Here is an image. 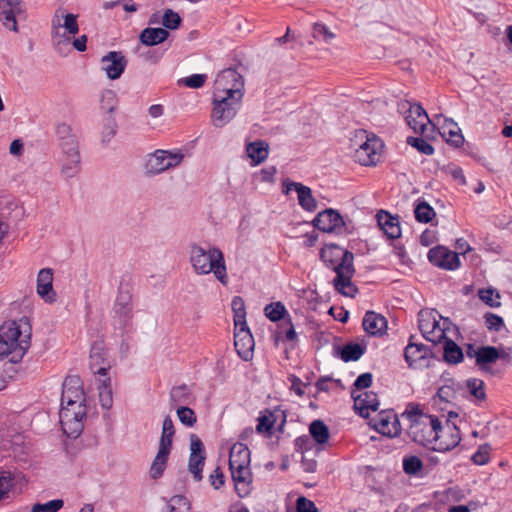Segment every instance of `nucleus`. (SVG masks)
<instances>
[{
  "mask_svg": "<svg viewBox=\"0 0 512 512\" xmlns=\"http://www.w3.org/2000/svg\"><path fill=\"white\" fill-rule=\"evenodd\" d=\"M31 327L26 317L4 322L0 326V359L9 357L11 363L20 362L31 342Z\"/></svg>",
  "mask_w": 512,
  "mask_h": 512,
  "instance_id": "1",
  "label": "nucleus"
},
{
  "mask_svg": "<svg viewBox=\"0 0 512 512\" xmlns=\"http://www.w3.org/2000/svg\"><path fill=\"white\" fill-rule=\"evenodd\" d=\"M402 417L409 421L408 437L414 443L430 449L437 429H440L439 417L423 413L419 405H408Z\"/></svg>",
  "mask_w": 512,
  "mask_h": 512,
  "instance_id": "2",
  "label": "nucleus"
},
{
  "mask_svg": "<svg viewBox=\"0 0 512 512\" xmlns=\"http://www.w3.org/2000/svg\"><path fill=\"white\" fill-rule=\"evenodd\" d=\"M190 262L194 272L198 275L213 273L222 284L228 283L227 268L223 252L212 246L208 250L198 244L190 246Z\"/></svg>",
  "mask_w": 512,
  "mask_h": 512,
  "instance_id": "3",
  "label": "nucleus"
},
{
  "mask_svg": "<svg viewBox=\"0 0 512 512\" xmlns=\"http://www.w3.org/2000/svg\"><path fill=\"white\" fill-rule=\"evenodd\" d=\"M244 93L236 95H213L211 122L214 127L222 128L229 124L237 115L243 99Z\"/></svg>",
  "mask_w": 512,
  "mask_h": 512,
  "instance_id": "4",
  "label": "nucleus"
},
{
  "mask_svg": "<svg viewBox=\"0 0 512 512\" xmlns=\"http://www.w3.org/2000/svg\"><path fill=\"white\" fill-rule=\"evenodd\" d=\"M174 435L175 429L173 421L170 416H166L162 424L158 452L150 467V475L153 479L160 478L166 469L168 457L172 449Z\"/></svg>",
  "mask_w": 512,
  "mask_h": 512,
  "instance_id": "5",
  "label": "nucleus"
},
{
  "mask_svg": "<svg viewBox=\"0 0 512 512\" xmlns=\"http://www.w3.org/2000/svg\"><path fill=\"white\" fill-rule=\"evenodd\" d=\"M86 415L85 404L61 405L59 418L63 432L70 438H77L83 431Z\"/></svg>",
  "mask_w": 512,
  "mask_h": 512,
  "instance_id": "6",
  "label": "nucleus"
},
{
  "mask_svg": "<svg viewBox=\"0 0 512 512\" xmlns=\"http://www.w3.org/2000/svg\"><path fill=\"white\" fill-rule=\"evenodd\" d=\"M356 138L363 141L355 149L354 159L363 166H374L380 160V150L382 148L381 140L375 136H369L366 131L361 130L356 134Z\"/></svg>",
  "mask_w": 512,
  "mask_h": 512,
  "instance_id": "7",
  "label": "nucleus"
},
{
  "mask_svg": "<svg viewBox=\"0 0 512 512\" xmlns=\"http://www.w3.org/2000/svg\"><path fill=\"white\" fill-rule=\"evenodd\" d=\"M462 437L460 429L449 420L445 425L440 420V429H437V435L434 436L430 450L446 453L457 448L461 443Z\"/></svg>",
  "mask_w": 512,
  "mask_h": 512,
  "instance_id": "8",
  "label": "nucleus"
},
{
  "mask_svg": "<svg viewBox=\"0 0 512 512\" xmlns=\"http://www.w3.org/2000/svg\"><path fill=\"white\" fill-rule=\"evenodd\" d=\"M239 314L236 318L234 346L238 355L245 361L249 360L253 355L254 339L244 320L242 309H238Z\"/></svg>",
  "mask_w": 512,
  "mask_h": 512,
  "instance_id": "9",
  "label": "nucleus"
},
{
  "mask_svg": "<svg viewBox=\"0 0 512 512\" xmlns=\"http://www.w3.org/2000/svg\"><path fill=\"white\" fill-rule=\"evenodd\" d=\"M244 79L240 73L234 68L222 70L216 77L214 82L213 95H236V93H244Z\"/></svg>",
  "mask_w": 512,
  "mask_h": 512,
  "instance_id": "10",
  "label": "nucleus"
},
{
  "mask_svg": "<svg viewBox=\"0 0 512 512\" xmlns=\"http://www.w3.org/2000/svg\"><path fill=\"white\" fill-rule=\"evenodd\" d=\"M320 258L334 272L353 264L354 261L352 252L336 244L325 245L320 251Z\"/></svg>",
  "mask_w": 512,
  "mask_h": 512,
  "instance_id": "11",
  "label": "nucleus"
},
{
  "mask_svg": "<svg viewBox=\"0 0 512 512\" xmlns=\"http://www.w3.org/2000/svg\"><path fill=\"white\" fill-rule=\"evenodd\" d=\"M61 29H64L63 33L70 37L79 32L78 15L66 12L63 7L54 11L51 19V36L62 35Z\"/></svg>",
  "mask_w": 512,
  "mask_h": 512,
  "instance_id": "12",
  "label": "nucleus"
},
{
  "mask_svg": "<svg viewBox=\"0 0 512 512\" xmlns=\"http://www.w3.org/2000/svg\"><path fill=\"white\" fill-rule=\"evenodd\" d=\"M183 154L157 150L147 159L145 168L150 174H159L181 163Z\"/></svg>",
  "mask_w": 512,
  "mask_h": 512,
  "instance_id": "13",
  "label": "nucleus"
},
{
  "mask_svg": "<svg viewBox=\"0 0 512 512\" xmlns=\"http://www.w3.org/2000/svg\"><path fill=\"white\" fill-rule=\"evenodd\" d=\"M314 227L322 232L342 234L345 230V221L341 214L332 208L319 212L312 221Z\"/></svg>",
  "mask_w": 512,
  "mask_h": 512,
  "instance_id": "14",
  "label": "nucleus"
},
{
  "mask_svg": "<svg viewBox=\"0 0 512 512\" xmlns=\"http://www.w3.org/2000/svg\"><path fill=\"white\" fill-rule=\"evenodd\" d=\"M413 339L414 336H411L404 350L405 361L412 369L429 367V359L432 357L431 349L422 343L414 342Z\"/></svg>",
  "mask_w": 512,
  "mask_h": 512,
  "instance_id": "15",
  "label": "nucleus"
},
{
  "mask_svg": "<svg viewBox=\"0 0 512 512\" xmlns=\"http://www.w3.org/2000/svg\"><path fill=\"white\" fill-rule=\"evenodd\" d=\"M206 459L205 448L201 439L196 435L190 436V455L188 461V470L193 475L195 481L202 480V471Z\"/></svg>",
  "mask_w": 512,
  "mask_h": 512,
  "instance_id": "16",
  "label": "nucleus"
},
{
  "mask_svg": "<svg viewBox=\"0 0 512 512\" xmlns=\"http://www.w3.org/2000/svg\"><path fill=\"white\" fill-rule=\"evenodd\" d=\"M86 398L79 376H67L62 384L61 405L85 404Z\"/></svg>",
  "mask_w": 512,
  "mask_h": 512,
  "instance_id": "17",
  "label": "nucleus"
},
{
  "mask_svg": "<svg viewBox=\"0 0 512 512\" xmlns=\"http://www.w3.org/2000/svg\"><path fill=\"white\" fill-rule=\"evenodd\" d=\"M374 428L388 437H397L401 432V424L393 410H382L373 419Z\"/></svg>",
  "mask_w": 512,
  "mask_h": 512,
  "instance_id": "18",
  "label": "nucleus"
},
{
  "mask_svg": "<svg viewBox=\"0 0 512 512\" xmlns=\"http://www.w3.org/2000/svg\"><path fill=\"white\" fill-rule=\"evenodd\" d=\"M110 368L111 361L104 342L102 340L94 342L90 350V369L94 374L108 377L107 371Z\"/></svg>",
  "mask_w": 512,
  "mask_h": 512,
  "instance_id": "19",
  "label": "nucleus"
},
{
  "mask_svg": "<svg viewBox=\"0 0 512 512\" xmlns=\"http://www.w3.org/2000/svg\"><path fill=\"white\" fill-rule=\"evenodd\" d=\"M428 259L433 265L445 270H454L460 266L459 254L443 246L432 248L428 252Z\"/></svg>",
  "mask_w": 512,
  "mask_h": 512,
  "instance_id": "20",
  "label": "nucleus"
},
{
  "mask_svg": "<svg viewBox=\"0 0 512 512\" xmlns=\"http://www.w3.org/2000/svg\"><path fill=\"white\" fill-rule=\"evenodd\" d=\"M419 329L423 336L430 342L437 344L445 338V331L439 327V323L431 313L420 311L418 314Z\"/></svg>",
  "mask_w": 512,
  "mask_h": 512,
  "instance_id": "21",
  "label": "nucleus"
},
{
  "mask_svg": "<svg viewBox=\"0 0 512 512\" xmlns=\"http://www.w3.org/2000/svg\"><path fill=\"white\" fill-rule=\"evenodd\" d=\"M335 273L336 277L333 280L335 289L346 297H355L358 293V288L351 281L355 273L354 265L351 264L342 269L336 270Z\"/></svg>",
  "mask_w": 512,
  "mask_h": 512,
  "instance_id": "22",
  "label": "nucleus"
},
{
  "mask_svg": "<svg viewBox=\"0 0 512 512\" xmlns=\"http://www.w3.org/2000/svg\"><path fill=\"white\" fill-rule=\"evenodd\" d=\"M102 69L107 77L116 80L121 77L127 66V60L124 55L118 51H110L101 58Z\"/></svg>",
  "mask_w": 512,
  "mask_h": 512,
  "instance_id": "23",
  "label": "nucleus"
},
{
  "mask_svg": "<svg viewBox=\"0 0 512 512\" xmlns=\"http://www.w3.org/2000/svg\"><path fill=\"white\" fill-rule=\"evenodd\" d=\"M291 190H295L298 194L299 205L306 211H314L317 208V201L312 195V191L308 186L302 183L283 181V192L288 194Z\"/></svg>",
  "mask_w": 512,
  "mask_h": 512,
  "instance_id": "24",
  "label": "nucleus"
},
{
  "mask_svg": "<svg viewBox=\"0 0 512 512\" xmlns=\"http://www.w3.org/2000/svg\"><path fill=\"white\" fill-rule=\"evenodd\" d=\"M21 12V0H0V21L7 29L18 31L16 15Z\"/></svg>",
  "mask_w": 512,
  "mask_h": 512,
  "instance_id": "25",
  "label": "nucleus"
},
{
  "mask_svg": "<svg viewBox=\"0 0 512 512\" xmlns=\"http://www.w3.org/2000/svg\"><path fill=\"white\" fill-rule=\"evenodd\" d=\"M351 396L354 400L355 410L364 418H368L371 412H376L379 409V400L374 392L365 391L356 395V391L352 390Z\"/></svg>",
  "mask_w": 512,
  "mask_h": 512,
  "instance_id": "26",
  "label": "nucleus"
},
{
  "mask_svg": "<svg viewBox=\"0 0 512 512\" xmlns=\"http://www.w3.org/2000/svg\"><path fill=\"white\" fill-rule=\"evenodd\" d=\"M406 121L414 132L421 133L426 137H428V135L425 134L428 125H431L432 129H435V125L431 122L426 111L419 104L410 106Z\"/></svg>",
  "mask_w": 512,
  "mask_h": 512,
  "instance_id": "27",
  "label": "nucleus"
},
{
  "mask_svg": "<svg viewBox=\"0 0 512 512\" xmlns=\"http://www.w3.org/2000/svg\"><path fill=\"white\" fill-rule=\"evenodd\" d=\"M36 291L46 303L56 301L57 295L53 290V270L51 268H43L38 272Z\"/></svg>",
  "mask_w": 512,
  "mask_h": 512,
  "instance_id": "28",
  "label": "nucleus"
},
{
  "mask_svg": "<svg viewBox=\"0 0 512 512\" xmlns=\"http://www.w3.org/2000/svg\"><path fill=\"white\" fill-rule=\"evenodd\" d=\"M114 312L120 324L126 326L132 318V296L129 291L119 290L114 304Z\"/></svg>",
  "mask_w": 512,
  "mask_h": 512,
  "instance_id": "29",
  "label": "nucleus"
},
{
  "mask_svg": "<svg viewBox=\"0 0 512 512\" xmlns=\"http://www.w3.org/2000/svg\"><path fill=\"white\" fill-rule=\"evenodd\" d=\"M363 328L371 336L383 335L387 329V320L381 314L367 311L363 318Z\"/></svg>",
  "mask_w": 512,
  "mask_h": 512,
  "instance_id": "30",
  "label": "nucleus"
},
{
  "mask_svg": "<svg viewBox=\"0 0 512 512\" xmlns=\"http://www.w3.org/2000/svg\"><path fill=\"white\" fill-rule=\"evenodd\" d=\"M377 222L389 239H397L401 236L398 217H394L390 213L382 210L377 214Z\"/></svg>",
  "mask_w": 512,
  "mask_h": 512,
  "instance_id": "31",
  "label": "nucleus"
},
{
  "mask_svg": "<svg viewBox=\"0 0 512 512\" xmlns=\"http://www.w3.org/2000/svg\"><path fill=\"white\" fill-rule=\"evenodd\" d=\"M501 357L499 350L494 346H481L478 348L476 365L480 370L491 375L494 374L489 364L494 363Z\"/></svg>",
  "mask_w": 512,
  "mask_h": 512,
  "instance_id": "32",
  "label": "nucleus"
},
{
  "mask_svg": "<svg viewBox=\"0 0 512 512\" xmlns=\"http://www.w3.org/2000/svg\"><path fill=\"white\" fill-rule=\"evenodd\" d=\"M250 466V450L243 443H236L230 449L229 467Z\"/></svg>",
  "mask_w": 512,
  "mask_h": 512,
  "instance_id": "33",
  "label": "nucleus"
},
{
  "mask_svg": "<svg viewBox=\"0 0 512 512\" xmlns=\"http://www.w3.org/2000/svg\"><path fill=\"white\" fill-rule=\"evenodd\" d=\"M169 37V32L164 28H145L139 36L143 45L155 46L163 43Z\"/></svg>",
  "mask_w": 512,
  "mask_h": 512,
  "instance_id": "34",
  "label": "nucleus"
},
{
  "mask_svg": "<svg viewBox=\"0 0 512 512\" xmlns=\"http://www.w3.org/2000/svg\"><path fill=\"white\" fill-rule=\"evenodd\" d=\"M443 138L454 147H460L464 143V137L460 128L452 119H445V123L440 132Z\"/></svg>",
  "mask_w": 512,
  "mask_h": 512,
  "instance_id": "35",
  "label": "nucleus"
},
{
  "mask_svg": "<svg viewBox=\"0 0 512 512\" xmlns=\"http://www.w3.org/2000/svg\"><path fill=\"white\" fill-rule=\"evenodd\" d=\"M268 148V144L261 140L251 142L247 145L246 151L253 165H258L267 159L269 154Z\"/></svg>",
  "mask_w": 512,
  "mask_h": 512,
  "instance_id": "36",
  "label": "nucleus"
},
{
  "mask_svg": "<svg viewBox=\"0 0 512 512\" xmlns=\"http://www.w3.org/2000/svg\"><path fill=\"white\" fill-rule=\"evenodd\" d=\"M444 360L450 364H457L463 360V351L453 340L445 335L442 339Z\"/></svg>",
  "mask_w": 512,
  "mask_h": 512,
  "instance_id": "37",
  "label": "nucleus"
},
{
  "mask_svg": "<svg viewBox=\"0 0 512 512\" xmlns=\"http://www.w3.org/2000/svg\"><path fill=\"white\" fill-rule=\"evenodd\" d=\"M309 433L319 445L326 444L330 437L328 426L322 420H314L309 426Z\"/></svg>",
  "mask_w": 512,
  "mask_h": 512,
  "instance_id": "38",
  "label": "nucleus"
},
{
  "mask_svg": "<svg viewBox=\"0 0 512 512\" xmlns=\"http://www.w3.org/2000/svg\"><path fill=\"white\" fill-rule=\"evenodd\" d=\"M98 390H99V401H100L102 408L109 410L113 405V396H112L110 377H105V379L100 380Z\"/></svg>",
  "mask_w": 512,
  "mask_h": 512,
  "instance_id": "39",
  "label": "nucleus"
},
{
  "mask_svg": "<svg viewBox=\"0 0 512 512\" xmlns=\"http://www.w3.org/2000/svg\"><path fill=\"white\" fill-rule=\"evenodd\" d=\"M365 352V348L358 343H347L340 350V357L344 362L357 361Z\"/></svg>",
  "mask_w": 512,
  "mask_h": 512,
  "instance_id": "40",
  "label": "nucleus"
},
{
  "mask_svg": "<svg viewBox=\"0 0 512 512\" xmlns=\"http://www.w3.org/2000/svg\"><path fill=\"white\" fill-rule=\"evenodd\" d=\"M466 387L472 397L477 401L486 399L485 383L478 378H469L466 380Z\"/></svg>",
  "mask_w": 512,
  "mask_h": 512,
  "instance_id": "41",
  "label": "nucleus"
},
{
  "mask_svg": "<svg viewBox=\"0 0 512 512\" xmlns=\"http://www.w3.org/2000/svg\"><path fill=\"white\" fill-rule=\"evenodd\" d=\"M61 172L66 177H74L80 171V155L74 157H62Z\"/></svg>",
  "mask_w": 512,
  "mask_h": 512,
  "instance_id": "42",
  "label": "nucleus"
},
{
  "mask_svg": "<svg viewBox=\"0 0 512 512\" xmlns=\"http://www.w3.org/2000/svg\"><path fill=\"white\" fill-rule=\"evenodd\" d=\"M265 316L272 322H277L281 319H284V316L287 312L284 304L280 301L270 303L264 308Z\"/></svg>",
  "mask_w": 512,
  "mask_h": 512,
  "instance_id": "43",
  "label": "nucleus"
},
{
  "mask_svg": "<svg viewBox=\"0 0 512 512\" xmlns=\"http://www.w3.org/2000/svg\"><path fill=\"white\" fill-rule=\"evenodd\" d=\"M312 37L315 40H322L325 43L330 44L335 39L336 35L325 24L314 23Z\"/></svg>",
  "mask_w": 512,
  "mask_h": 512,
  "instance_id": "44",
  "label": "nucleus"
},
{
  "mask_svg": "<svg viewBox=\"0 0 512 512\" xmlns=\"http://www.w3.org/2000/svg\"><path fill=\"white\" fill-rule=\"evenodd\" d=\"M418 222L429 223L436 215L434 209L426 202L419 203L414 210Z\"/></svg>",
  "mask_w": 512,
  "mask_h": 512,
  "instance_id": "45",
  "label": "nucleus"
},
{
  "mask_svg": "<svg viewBox=\"0 0 512 512\" xmlns=\"http://www.w3.org/2000/svg\"><path fill=\"white\" fill-rule=\"evenodd\" d=\"M118 105L117 95L113 90H105L101 94L100 107L103 111L112 113Z\"/></svg>",
  "mask_w": 512,
  "mask_h": 512,
  "instance_id": "46",
  "label": "nucleus"
},
{
  "mask_svg": "<svg viewBox=\"0 0 512 512\" xmlns=\"http://www.w3.org/2000/svg\"><path fill=\"white\" fill-rule=\"evenodd\" d=\"M189 390L186 385L173 387L170 391V401L172 405L186 404L189 399Z\"/></svg>",
  "mask_w": 512,
  "mask_h": 512,
  "instance_id": "47",
  "label": "nucleus"
},
{
  "mask_svg": "<svg viewBox=\"0 0 512 512\" xmlns=\"http://www.w3.org/2000/svg\"><path fill=\"white\" fill-rule=\"evenodd\" d=\"M407 143L410 146L416 148L422 154L432 155L434 153L433 146L422 137H408Z\"/></svg>",
  "mask_w": 512,
  "mask_h": 512,
  "instance_id": "48",
  "label": "nucleus"
},
{
  "mask_svg": "<svg viewBox=\"0 0 512 512\" xmlns=\"http://www.w3.org/2000/svg\"><path fill=\"white\" fill-rule=\"evenodd\" d=\"M64 505L63 500L61 499H54L51 501H48L46 503H36L32 506L31 511L32 512H57L59 511Z\"/></svg>",
  "mask_w": 512,
  "mask_h": 512,
  "instance_id": "49",
  "label": "nucleus"
},
{
  "mask_svg": "<svg viewBox=\"0 0 512 512\" xmlns=\"http://www.w3.org/2000/svg\"><path fill=\"white\" fill-rule=\"evenodd\" d=\"M423 467L421 459L417 456H410L403 460V469L406 474L418 475Z\"/></svg>",
  "mask_w": 512,
  "mask_h": 512,
  "instance_id": "50",
  "label": "nucleus"
},
{
  "mask_svg": "<svg viewBox=\"0 0 512 512\" xmlns=\"http://www.w3.org/2000/svg\"><path fill=\"white\" fill-rule=\"evenodd\" d=\"M491 446L488 443L482 444L472 455L471 460L476 465H485L490 460Z\"/></svg>",
  "mask_w": 512,
  "mask_h": 512,
  "instance_id": "51",
  "label": "nucleus"
},
{
  "mask_svg": "<svg viewBox=\"0 0 512 512\" xmlns=\"http://www.w3.org/2000/svg\"><path fill=\"white\" fill-rule=\"evenodd\" d=\"M162 24L165 27V29L175 30L177 29L181 24V18L178 13L174 12L172 9H167L164 12L163 18H162Z\"/></svg>",
  "mask_w": 512,
  "mask_h": 512,
  "instance_id": "52",
  "label": "nucleus"
},
{
  "mask_svg": "<svg viewBox=\"0 0 512 512\" xmlns=\"http://www.w3.org/2000/svg\"><path fill=\"white\" fill-rule=\"evenodd\" d=\"M177 416L179 421L189 427H192L196 423V414L195 412L186 406H180L177 408Z\"/></svg>",
  "mask_w": 512,
  "mask_h": 512,
  "instance_id": "53",
  "label": "nucleus"
},
{
  "mask_svg": "<svg viewBox=\"0 0 512 512\" xmlns=\"http://www.w3.org/2000/svg\"><path fill=\"white\" fill-rule=\"evenodd\" d=\"M14 486V478L10 472L3 471L0 473V499L8 496V493Z\"/></svg>",
  "mask_w": 512,
  "mask_h": 512,
  "instance_id": "54",
  "label": "nucleus"
},
{
  "mask_svg": "<svg viewBox=\"0 0 512 512\" xmlns=\"http://www.w3.org/2000/svg\"><path fill=\"white\" fill-rule=\"evenodd\" d=\"M274 423H275L274 414L270 411H267V414H262L258 418V424L256 426V430L259 433H262L264 431L270 432L274 426Z\"/></svg>",
  "mask_w": 512,
  "mask_h": 512,
  "instance_id": "55",
  "label": "nucleus"
},
{
  "mask_svg": "<svg viewBox=\"0 0 512 512\" xmlns=\"http://www.w3.org/2000/svg\"><path fill=\"white\" fill-rule=\"evenodd\" d=\"M234 482L251 481V471L249 466L229 467Z\"/></svg>",
  "mask_w": 512,
  "mask_h": 512,
  "instance_id": "56",
  "label": "nucleus"
},
{
  "mask_svg": "<svg viewBox=\"0 0 512 512\" xmlns=\"http://www.w3.org/2000/svg\"><path fill=\"white\" fill-rule=\"evenodd\" d=\"M59 145L62 150V157H74V154L80 155L76 138H69L67 141H62Z\"/></svg>",
  "mask_w": 512,
  "mask_h": 512,
  "instance_id": "57",
  "label": "nucleus"
},
{
  "mask_svg": "<svg viewBox=\"0 0 512 512\" xmlns=\"http://www.w3.org/2000/svg\"><path fill=\"white\" fill-rule=\"evenodd\" d=\"M117 123L115 119L109 116L102 130V142H109L116 134Z\"/></svg>",
  "mask_w": 512,
  "mask_h": 512,
  "instance_id": "58",
  "label": "nucleus"
},
{
  "mask_svg": "<svg viewBox=\"0 0 512 512\" xmlns=\"http://www.w3.org/2000/svg\"><path fill=\"white\" fill-rule=\"evenodd\" d=\"M484 319H485V325L488 330L499 331L504 325V321H503L502 317L498 316L497 314L491 313V312H487L484 315Z\"/></svg>",
  "mask_w": 512,
  "mask_h": 512,
  "instance_id": "59",
  "label": "nucleus"
},
{
  "mask_svg": "<svg viewBox=\"0 0 512 512\" xmlns=\"http://www.w3.org/2000/svg\"><path fill=\"white\" fill-rule=\"evenodd\" d=\"M297 512H319L315 503L304 496L298 497L296 501Z\"/></svg>",
  "mask_w": 512,
  "mask_h": 512,
  "instance_id": "60",
  "label": "nucleus"
},
{
  "mask_svg": "<svg viewBox=\"0 0 512 512\" xmlns=\"http://www.w3.org/2000/svg\"><path fill=\"white\" fill-rule=\"evenodd\" d=\"M53 40V47L59 54H64V50L69 46L71 37L66 36L65 33L59 36H51Z\"/></svg>",
  "mask_w": 512,
  "mask_h": 512,
  "instance_id": "61",
  "label": "nucleus"
},
{
  "mask_svg": "<svg viewBox=\"0 0 512 512\" xmlns=\"http://www.w3.org/2000/svg\"><path fill=\"white\" fill-rule=\"evenodd\" d=\"M372 381H373V376L371 373H369V372L363 373V374L359 375L357 377V379L355 380V382L353 384V387H354L353 390L355 391V390H362V389L369 388L372 384Z\"/></svg>",
  "mask_w": 512,
  "mask_h": 512,
  "instance_id": "62",
  "label": "nucleus"
},
{
  "mask_svg": "<svg viewBox=\"0 0 512 512\" xmlns=\"http://www.w3.org/2000/svg\"><path fill=\"white\" fill-rule=\"evenodd\" d=\"M207 76L205 74H193L185 78L184 84L190 88H200L204 85Z\"/></svg>",
  "mask_w": 512,
  "mask_h": 512,
  "instance_id": "63",
  "label": "nucleus"
},
{
  "mask_svg": "<svg viewBox=\"0 0 512 512\" xmlns=\"http://www.w3.org/2000/svg\"><path fill=\"white\" fill-rule=\"evenodd\" d=\"M437 396L443 402H451L455 398V390L450 385H443L437 391Z\"/></svg>",
  "mask_w": 512,
  "mask_h": 512,
  "instance_id": "64",
  "label": "nucleus"
}]
</instances>
